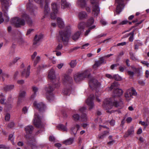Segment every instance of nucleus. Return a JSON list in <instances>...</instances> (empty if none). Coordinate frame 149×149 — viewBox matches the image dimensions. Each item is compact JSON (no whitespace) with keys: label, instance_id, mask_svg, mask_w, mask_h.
I'll return each mask as SVG.
<instances>
[{"label":"nucleus","instance_id":"nucleus-19","mask_svg":"<svg viewBox=\"0 0 149 149\" xmlns=\"http://www.w3.org/2000/svg\"><path fill=\"white\" fill-rule=\"evenodd\" d=\"M30 66L29 65L27 68V70H24L22 72V75L23 76H25L26 78L28 77L30 74Z\"/></svg>","mask_w":149,"mask_h":149},{"label":"nucleus","instance_id":"nucleus-62","mask_svg":"<svg viewBox=\"0 0 149 149\" xmlns=\"http://www.w3.org/2000/svg\"><path fill=\"white\" fill-rule=\"evenodd\" d=\"M15 124L13 122H11L8 125V127L10 128H12L14 126Z\"/></svg>","mask_w":149,"mask_h":149},{"label":"nucleus","instance_id":"nucleus-6","mask_svg":"<svg viewBox=\"0 0 149 149\" xmlns=\"http://www.w3.org/2000/svg\"><path fill=\"white\" fill-rule=\"evenodd\" d=\"M41 118L37 113H35L33 123L35 126L37 127L41 128L43 127V125L41 120Z\"/></svg>","mask_w":149,"mask_h":149},{"label":"nucleus","instance_id":"nucleus-51","mask_svg":"<svg viewBox=\"0 0 149 149\" xmlns=\"http://www.w3.org/2000/svg\"><path fill=\"white\" fill-rule=\"evenodd\" d=\"M62 45L61 44H59L56 48L55 52H57V50H61L62 49Z\"/></svg>","mask_w":149,"mask_h":149},{"label":"nucleus","instance_id":"nucleus-39","mask_svg":"<svg viewBox=\"0 0 149 149\" xmlns=\"http://www.w3.org/2000/svg\"><path fill=\"white\" fill-rule=\"evenodd\" d=\"M85 24L84 22H81L78 24V28L79 30H83L85 28Z\"/></svg>","mask_w":149,"mask_h":149},{"label":"nucleus","instance_id":"nucleus-46","mask_svg":"<svg viewBox=\"0 0 149 149\" xmlns=\"http://www.w3.org/2000/svg\"><path fill=\"white\" fill-rule=\"evenodd\" d=\"M113 79L117 81H120L121 80V77L117 74H115L113 76Z\"/></svg>","mask_w":149,"mask_h":149},{"label":"nucleus","instance_id":"nucleus-13","mask_svg":"<svg viewBox=\"0 0 149 149\" xmlns=\"http://www.w3.org/2000/svg\"><path fill=\"white\" fill-rule=\"evenodd\" d=\"M80 127V125L77 124L73 125L70 129V133L72 135H76Z\"/></svg>","mask_w":149,"mask_h":149},{"label":"nucleus","instance_id":"nucleus-45","mask_svg":"<svg viewBox=\"0 0 149 149\" xmlns=\"http://www.w3.org/2000/svg\"><path fill=\"white\" fill-rule=\"evenodd\" d=\"M40 57L39 56H37L36 58V59L34 61L33 65L34 66H35L37 65V63L40 61Z\"/></svg>","mask_w":149,"mask_h":149},{"label":"nucleus","instance_id":"nucleus-32","mask_svg":"<svg viewBox=\"0 0 149 149\" xmlns=\"http://www.w3.org/2000/svg\"><path fill=\"white\" fill-rule=\"evenodd\" d=\"M32 88L34 94L31 95V98L33 99L36 97L37 93L38 91V89L37 87L35 86H33Z\"/></svg>","mask_w":149,"mask_h":149},{"label":"nucleus","instance_id":"nucleus-27","mask_svg":"<svg viewBox=\"0 0 149 149\" xmlns=\"http://www.w3.org/2000/svg\"><path fill=\"white\" fill-rule=\"evenodd\" d=\"M72 80V78L70 77L69 75L66 74H65L63 79V81L64 82H67L68 83H70Z\"/></svg>","mask_w":149,"mask_h":149},{"label":"nucleus","instance_id":"nucleus-52","mask_svg":"<svg viewBox=\"0 0 149 149\" xmlns=\"http://www.w3.org/2000/svg\"><path fill=\"white\" fill-rule=\"evenodd\" d=\"M101 65L100 61H96L95 62V64L94 65V69L95 67H97Z\"/></svg>","mask_w":149,"mask_h":149},{"label":"nucleus","instance_id":"nucleus-8","mask_svg":"<svg viewBox=\"0 0 149 149\" xmlns=\"http://www.w3.org/2000/svg\"><path fill=\"white\" fill-rule=\"evenodd\" d=\"M137 93L136 91L133 89H129L127 90L125 94V97L127 100H130L132 98L133 95H136Z\"/></svg>","mask_w":149,"mask_h":149},{"label":"nucleus","instance_id":"nucleus-49","mask_svg":"<svg viewBox=\"0 0 149 149\" xmlns=\"http://www.w3.org/2000/svg\"><path fill=\"white\" fill-rule=\"evenodd\" d=\"M14 139V137H13V135L12 134L9 135V139L11 141L13 144V145L15 144L14 143L13 141Z\"/></svg>","mask_w":149,"mask_h":149},{"label":"nucleus","instance_id":"nucleus-23","mask_svg":"<svg viewBox=\"0 0 149 149\" xmlns=\"http://www.w3.org/2000/svg\"><path fill=\"white\" fill-rule=\"evenodd\" d=\"M61 8L65 9L66 8H68L70 6V4L67 2L66 0H61Z\"/></svg>","mask_w":149,"mask_h":149},{"label":"nucleus","instance_id":"nucleus-34","mask_svg":"<svg viewBox=\"0 0 149 149\" xmlns=\"http://www.w3.org/2000/svg\"><path fill=\"white\" fill-rule=\"evenodd\" d=\"M81 33V32L80 31H78L76 32L72 36V39L74 40H77L79 38Z\"/></svg>","mask_w":149,"mask_h":149},{"label":"nucleus","instance_id":"nucleus-59","mask_svg":"<svg viewBox=\"0 0 149 149\" xmlns=\"http://www.w3.org/2000/svg\"><path fill=\"white\" fill-rule=\"evenodd\" d=\"M127 73L128 74L130 75V77L132 78L133 77L134 74V73L133 72L128 71H127Z\"/></svg>","mask_w":149,"mask_h":149},{"label":"nucleus","instance_id":"nucleus-41","mask_svg":"<svg viewBox=\"0 0 149 149\" xmlns=\"http://www.w3.org/2000/svg\"><path fill=\"white\" fill-rule=\"evenodd\" d=\"M134 31H133L132 32H131V33L128 34L127 36V37H128L130 35H131V36L129 38V40L130 41L132 42L133 40V39H134L133 36H134Z\"/></svg>","mask_w":149,"mask_h":149},{"label":"nucleus","instance_id":"nucleus-54","mask_svg":"<svg viewBox=\"0 0 149 149\" xmlns=\"http://www.w3.org/2000/svg\"><path fill=\"white\" fill-rule=\"evenodd\" d=\"M10 118V115L9 113H7L5 116V119L6 121H8Z\"/></svg>","mask_w":149,"mask_h":149},{"label":"nucleus","instance_id":"nucleus-60","mask_svg":"<svg viewBox=\"0 0 149 149\" xmlns=\"http://www.w3.org/2000/svg\"><path fill=\"white\" fill-rule=\"evenodd\" d=\"M100 23L103 25H105L107 24L106 22L104 19H102L100 21Z\"/></svg>","mask_w":149,"mask_h":149},{"label":"nucleus","instance_id":"nucleus-36","mask_svg":"<svg viewBox=\"0 0 149 149\" xmlns=\"http://www.w3.org/2000/svg\"><path fill=\"white\" fill-rule=\"evenodd\" d=\"M71 87H70L68 89L66 88H65L63 91V93L64 95H69L70 93Z\"/></svg>","mask_w":149,"mask_h":149},{"label":"nucleus","instance_id":"nucleus-15","mask_svg":"<svg viewBox=\"0 0 149 149\" xmlns=\"http://www.w3.org/2000/svg\"><path fill=\"white\" fill-rule=\"evenodd\" d=\"M26 93L24 91H20L19 93L18 100L17 102V104L19 106L22 101V98H24L26 96Z\"/></svg>","mask_w":149,"mask_h":149},{"label":"nucleus","instance_id":"nucleus-1","mask_svg":"<svg viewBox=\"0 0 149 149\" xmlns=\"http://www.w3.org/2000/svg\"><path fill=\"white\" fill-rule=\"evenodd\" d=\"M70 26H69L65 27L64 30L60 31L58 36V40L61 42H63L64 43L68 42L70 36Z\"/></svg>","mask_w":149,"mask_h":149},{"label":"nucleus","instance_id":"nucleus-31","mask_svg":"<svg viewBox=\"0 0 149 149\" xmlns=\"http://www.w3.org/2000/svg\"><path fill=\"white\" fill-rule=\"evenodd\" d=\"M33 8V6L31 3H29L27 4V8L31 13V14H32V13L34 12L33 10L34 8Z\"/></svg>","mask_w":149,"mask_h":149},{"label":"nucleus","instance_id":"nucleus-29","mask_svg":"<svg viewBox=\"0 0 149 149\" xmlns=\"http://www.w3.org/2000/svg\"><path fill=\"white\" fill-rule=\"evenodd\" d=\"M33 129L34 128L32 125L27 126L25 129L26 133L28 134L31 133Z\"/></svg>","mask_w":149,"mask_h":149},{"label":"nucleus","instance_id":"nucleus-56","mask_svg":"<svg viewBox=\"0 0 149 149\" xmlns=\"http://www.w3.org/2000/svg\"><path fill=\"white\" fill-rule=\"evenodd\" d=\"M134 130L133 128H131L130 130H129L128 132V135H131L133 133Z\"/></svg>","mask_w":149,"mask_h":149},{"label":"nucleus","instance_id":"nucleus-35","mask_svg":"<svg viewBox=\"0 0 149 149\" xmlns=\"http://www.w3.org/2000/svg\"><path fill=\"white\" fill-rule=\"evenodd\" d=\"M57 127L59 130H61L64 131H67V128L66 126L62 124H59L57 126Z\"/></svg>","mask_w":149,"mask_h":149},{"label":"nucleus","instance_id":"nucleus-30","mask_svg":"<svg viewBox=\"0 0 149 149\" xmlns=\"http://www.w3.org/2000/svg\"><path fill=\"white\" fill-rule=\"evenodd\" d=\"M92 4L93 3V0H90ZM78 4L82 7H84L86 5V3L85 0H79L77 2Z\"/></svg>","mask_w":149,"mask_h":149},{"label":"nucleus","instance_id":"nucleus-33","mask_svg":"<svg viewBox=\"0 0 149 149\" xmlns=\"http://www.w3.org/2000/svg\"><path fill=\"white\" fill-rule=\"evenodd\" d=\"M87 16V14L85 12H81L79 13V18L81 19L86 18Z\"/></svg>","mask_w":149,"mask_h":149},{"label":"nucleus","instance_id":"nucleus-44","mask_svg":"<svg viewBox=\"0 0 149 149\" xmlns=\"http://www.w3.org/2000/svg\"><path fill=\"white\" fill-rule=\"evenodd\" d=\"M73 118L74 121H77L79 119L80 116L79 114H76L73 115Z\"/></svg>","mask_w":149,"mask_h":149},{"label":"nucleus","instance_id":"nucleus-16","mask_svg":"<svg viewBox=\"0 0 149 149\" xmlns=\"http://www.w3.org/2000/svg\"><path fill=\"white\" fill-rule=\"evenodd\" d=\"M48 77L49 78L52 80L53 82H54V81L56 80V77L55 74V71L53 69H52L49 70Z\"/></svg>","mask_w":149,"mask_h":149},{"label":"nucleus","instance_id":"nucleus-2","mask_svg":"<svg viewBox=\"0 0 149 149\" xmlns=\"http://www.w3.org/2000/svg\"><path fill=\"white\" fill-rule=\"evenodd\" d=\"M122 104L123 103L121 102L114 101L113 102L110 99H106L103 102V107L105 109L107 110V112H109V110L111 109L113 106L117 107L121 106Z\"/></svg>","mask_w":149,"mask_h":149},{"label":"nucleus","instance_id":"nucleus-12","mask_svg":"<svg viewBox=\"0 0 149 149\" xmlns=\"http://www.w3.org/2000/svg\"><path fill=\"white\" fill-rule=\"evenodd\" d=\"M74 78L75 81L77 83L79 82L84 79L82 72H78L75 74L74 75Z\"/></svg>","mask_w":149,"mask_h":149},{"label":"nucleus","instance_id":"nucleus-26","mask_svg":"<svg viewBox=\"0 0 149 149\" xmlns=\"http://www.w3.org/2000/svg\"><path fill=\"white\" fill-rule=\"evenodd\" d=\"M114 93L115 96H119L122 95L123 91L121 89L117 88L114 90Z\"/></svg>","mask_w":149,"mask_h":149},{"label":"nucleus","instance_id":"nucleus-7","mask_svg":"<svg viewBox=\"0 0 149 149\" xmlns=\"http://www.w3.org/2000/svg\"><path fill=\"white\" fill-rule=\"evenodd\" d=\"M11 22L17 27H19L21 26H23L25 24L24 20L19 17L13 18L11 20Z\"/></svg>","mask_w":149,"mask_h":149},{"label":"nucleus","instance_id":"nucleus-10","mask_svg":"<svg viewBox=\"0 0 149 149\" xmlns=\"http://www.w3.org/2000/svg\"><path fill=\"white\" fill-rule=\"evenodd\" d=\"M33 105L41 112L44 111L46 108L45 106L43 103L42 102L38 103L36 101L34 102Z\"/></svg>","mask_w":149,"mask_h":149},{"label":"nucleus","instance_id":"nucleus-38","mask_svg":"<svg viewBox=\"0 0 149 149\" xmlns=\"http://www.w3.org/2000/svg\"><path fill=\"white\" fill-rule=\"evenodd\" d=\"M118 85L119 84L117 82H114L112 84L110 87L108 88V90L111 91L112 89H115L117 87Z\"/></svg>","mask_w":149,"mask_h":149},{"label":"nucleus","instance_id":"nucleus-37","mask_svg":"<svg viewBox=\"0 0 149 149\" xmlns=\"http://www.w3.org/2000/svg\"><path fill=\"white\" fill-rule=\"evenodd\" d=\"M74 139L72 138H70L69 139L63 141V143L67 145L71 144L73 142Z\"/></svg>","mask_w":149,"mask_h":149},{"label":"nucleus","instance_id":"nucleus-50","mask_svg":"<svg viewBox=\"0 0 149 149\" xmlns=\"http://www.w3.org/2000/svg\"><path fill=\"white\" fill-rule=\"evenodd\" d=\"M34 1L36 3L39 4L41 7H43V1H42V0H34Z\"/></svg>","mask_w":149,"mask_h":149},{"label":"nucleus","instance_id":"nucleus-40","mask_svg":"<svg viewBox=\"0 0 149 149\" xmlns=\"http://www.w3.org/2000/svg\"><path fill=\"white\" fill-rule=\"evenodd\" d=\"M14 88V86L13 85H11L10 86H5L4 89L6 91H10L13 89Z\"/></svg>","mask_w":149,"mask_h":149},{"label":"nucleus","instance_id":"nucleus-48","mask_svg":"<svg viewBox=\"0 0 149 149\" xmlns=\"http://www.w3.org/2000/svg\"><path fill=\"white\" fill-rule=\"evenodd\" d=\"M139 123L143 126L145 128H146L149 125V123L148 122H142V121H139Z\"/></svg>","mask_w":149,"mask_h":149},{"label":"nucleus","instance_id":"nucleus-57","mask_svg":"<svg viewBox=\"0 0 149 149\" xmlns=\"http://www.w3.org/2000/svg\"><path fill=\"white\" fill-rule=\"evenodd\" d=\"M28 110V108L26 107H24L22 109V112H23L25 114L27 112Z\"/></svg>","mask_w":149,"mask_h":149},{"label":"nucleus","instance_id":"nucleus-14","mask_svg":"<svg viewBox=\"0 0 149 149\" xmlns=\"http://www.w3.org/2000/svg\"><path fill=\"white\" fill-rule=\"evenodd\" d=\"M94 17H97L100 12V9L99 7V3L97 2H94Z\"/></svg>","mask_w":149,"mask_h":149},{"label":"nucleus","instance_id":"nucleus-64","mask_svg":"<svg viewBox=\"0 0 149 149\" xmlns=\"http://www.w3.org/2000/svg\"><path fill=\"white\" fill-rule=\"evenodd\" d=\"M64 65V63H61L58 64L57 65V67L59 69H61Z\"/></svg>","mask_w":149,"mask_h":149},{"label":"nucleus","instance_id":"nucleus-21","mask_svg":"<svg viewBox=\"0 0 149 149\" xmlns=\"http://www.w3.org/2000/svg\"><path fill=\"white\" fill-rule=\"evenodd\" d=\"M51 0H45L46 4L45 6V10L44 11V14L45 16H47L49 13L50 11V8L49 7L47 3L49 2Z\"/></svg>","mask_w":149,"mask_h":149},{"label":"nucleus","instance_id":"nucleus-53","mask_svg":"<svg viewBox=\"0 0 149 149\" xmlns=\"http://www.w3.org/2000/svg\"><path fill=\"white\" fill-rule=\"evenodd\" d=\"M47 67V65H41L39 66V67L38 68V70H40L42 69L46 68Z\"/></svg>","mask_w":149,"mask_h":149},{"label":"nucleus","instance_id":"nucleus-24","mask_svg":"<svg viewBox=\"0 0 149 149\" xmlns=\"http://www.w3.org/2000/svg\"><path fill=\"white\" fill-rule=\"evenodd\" d=\"M57 20L58 26L60 28H63L64 26V24L62 19L58 17L57 19Z\"/></svg>","mask_w":149,"mask_h":149},{"label":"nucleus","instance_id":"nucleus-17","mask_svg":"<svg viewBox=\"0 0 149 149\" xmlns=\"http://www.w3.org/2000/svg\"><path fill=\"white\" fill-rule=\"evenodd\" d=\"M93 95L91 94L88 98L86 103L89 107V109L91 110L93 107Z\"/></svg>","mask_w":149,"mask_h":149},{"label":"nucleus","instance_id":"nucleus-25","mask_svg":"<svg viewBox=\"0 0 149 149\" xmlns=\"http://www.w3.org/2000/svg\"><path fill=\"white\" fill-rule=\"evenodd\" d=\"M93 18L91 17L87 21L86 25L87 27H91V28H93Z\"/></svg>","mask_w":149,"mask_h":149},{"label":"nucleus","instance_id":"nucleus-61","mask_svg":"<svg viewBox=\"0 0 149 149\" xmlns=\"http://www.w3.org/2000/svg\"><path fill=\"white\" fill-rule=\"evenodd\" d=\"M89 45V44L88 43H86L83 45L81 47V49H84L87 48L88 46Z\"/></svg>","mask_w":149,"mask_h":149},{"label":"nucleus","instance_id":"nucleus-5","mask_svg":"<svg viewBox=\"0 0 149 149\" xmlns=\"http://www.w3.org/2000/svg\"><path fill=\"white\" fill-rule=\"evenodd\" d=\"M9 0H0L2 3V9L4 12V16L7 18L6 21L8 22L9 21V18L7 15V11L8 8L10 4L8 1Z\"/></svg>","mask_w":149,"mask_h":149},{"label":"nucleus","instance_id":"nucleus-11","mask_svg":"<svg viewBox=\"0 0 149 149\" xmlns=\"http://www.w3.org/2000/svg\"><path fill=\"white\" fill-rule=\"evenodd\" d=\"M123 0H116V4H117L116 9V12L117 14H119L123 8Z\"/></svg>","mask_w":149,"mask_h":149},{"label":"nucleus","instance_id":"nucleus-47","mask_svg":"<svg viewBox=\"0 0 149 149\" xmlns=\"http://www.w3.org/2000/svg\"><path fill=\"white\" fill-rule=\"evenodd\" d=\"M15 40L18 42L20 45H22L24 42V40L21 38H20L19 39H15Z\"/></svg>","mask_w":149,"mask_h":149},{"label":"nucleus","instance_id":"nucleus-55","mask_svg":"<svg viewBox=\"0 0 149 149\" xmlns=\"http://www.w3.org/2000/svg\"><path fill=\"white\" fill-rule=\"evenodd\" d=\"M20 59V58L19 57H17L15 58L13 61V63L14 64L15 63L19 60Z\"/></svg>","mask_w":149,"mask_h":149},{"label":"nucleus","instance_id":"nucleus-18","mask_svg":"<svg viewBox=\"0 0 149 149\" xmlns=\"http://www.w3.org/2000/svg\"><path fill=\"white\" fill-rule=\"evenodd\" d=\"M42 37L43 36L42 34L36 35L34 38L33 44L34 45H39V42L42 40Z\"/></svg>","mask_w":149,"mask_h":149},{"label":"nucleus","instance_id":"nucleus-63","mask_svg":"<svg viewBox=\"0 0 149 149\" xmlns=\"http://www.w3.org/2000/svg\"><path fill=\"white\" fill-rule=\"evenodd\" d=\"M139 84L143 86L145 84V82L142 80H139L138 81Z\"/></svg>","mask_w":149,"mask_h":149},{"label":"nucleus","instance_id":"nucleus-22","mask_svg":"<svg viewBox=\"0 0 149 149\" xmlns=\"http://www.w3.org/2000/svg\"><path fill=\"white\" fill-rule=\"evenodd\" d=\"M22 17L23 19H25L29 25L31 24L32 22L28 15L25 13H24L22 15Z\"/></svg>","mask_w":149,"mask_h":149},{"label":"nucleus","instance_id":"nucleus-42","mask_svg":"<svg viewBox=\"0 0 149 149\" xmlns=\"http://www.w3.org/2000/svg\"><path fill=\"white\" fill-rule=\"evenodd\" d=\"M87 118L86 115L85 114H83L81 117V121H86Z\"/></svg>","mask_w":149,"mask_h":149},{"label":"nucleus","instance_id":"nucleus-28","mask_svg":"<svg viewBox=\"0 0 149 149\" xmlns=\"http://www.w3.org/2000/svg\"><path fill=\"white\" fill-rule=\"evenodd\" d=\"M28 144L32 148H35L36 147V140L34 138H33L32 140H30L29 141H28Z\"/></svg>","mask_w":149,"mask_h":149},{"label":"nucleus","instance_id":"nucleus-43","mask_svg":"<svg viewBox=\"0 0 149 149\" xmlns=\"http://www.w3.org/2000/svg\"><path fill=\"white\" fill-rule=\"evenodd\" d=\"M77 62L76 60H72L70 63V65L71 67L74 68L76 66Z\"/></svg>","mask_w":149,"mask_h":149},{"label":"nucleus","instance_id":"nucleus-20","mask_svg":"<svg viewBox=\"0 0 149 149\" xmlns=\"http://www.w3.org/2000/svg\"><path fill=\"white\" fill-rule=\"evenodd\" d=\"M101 83L96 79H94V90H95L97 92L100 88Z\"/></svg>","mask_w":149,"mask_h":149},{"label":"nucleus","instance_id":"nucleus-4","mask_svg":"<svg viewBox=\"0 0 149 149\" xmlns=\"http://www.w3.org/2000/svg\"><path fill=\"white\" fill-rule=\"evenodd\" d=\"M45 89L46 92V96L47 99L50 101L53 100L54 97L52 92L54 89V88L52 85L49 84L45 87Z\"/></svg>","mask_w":149,"mask_h":149},{"label":"nucleus","instance_id":"nucleus-58","mask_svg":"<svg viewBox=\"0 0 149 149\" xmlns=\"http://www.w3.org/2000/svg\"><path fill=\"white\" fill-rule=\"evenodd\" d=\"M37 54V53L36 52H34L33 54L31 56V58L32 60H33Z\"/></svg>","mask_w":149,"mask_h":149},{"label":"nucleus","instance_id":"nucleus-3","mask_svg":"<svg viewBox=\"0 0 149 149\" xmlns=\"http://www.w3.org/2000/svg\"><path fill=\"white\" fill-rule=\"evenodd\" d=\"M92 73V69L91 68H88L82 72L84 79L86 78L88 79L89 86L92 90H93V78L91 75Z\"/></svg>","mask_w":149,"mask_h":149},{"label":"nucleus","instance_id":"nucleus-9","mask_svg":"<svg viewBox=\"0 0 149 149\" xmlns=\"http://www.w3.org/2000/svg\"><path fill=\"white\" fill-rule=\"evenodd\" d=\"M52 8L53 12L51 14V18L52 19H54L56 17V15L58 13L57 4L55 3L52 4Z\"/></svg>","mask_w":149,"mask_h":149}]
</instances>
